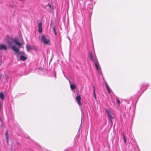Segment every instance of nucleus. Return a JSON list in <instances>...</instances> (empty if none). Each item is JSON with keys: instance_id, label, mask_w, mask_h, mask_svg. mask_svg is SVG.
Returning <instances> with one entry per match:
<instances>
[{"instance_id": "nucleus-23", "label": "nucleus", "mask_w": 151, "mask_h": 151, "mask_svg": "<svg viewBox=\"0 0 151 151\" xmlns=\"http://www.w3.org/2000/svg\"><path fill=\"white\" fill-rule=\"evenodd\" d=\"M69 83H70V80H69Z\"/></svg>"}, {"instance_id": "nucleus-3", "label": "nucleus", "mask_w": 151, "mask_h": 151, "mask_svg": "<svg viewBox=\"0 0 151 151\" xmlns=\"http://www.w3.org/2000/svg\"><path fill=\"white\" fill-rule=\"evenodd\" d=\"M76 100L77 103L79 105L80 107H81V110L82 113V116L81 117V124L82 123V119L84 118V112L83 111L82 109L81 108L82 104L81 103V96L79 94H77L76 98Z\"/></svg>"}, {"instance_id": "nucleus-11", "label": "nucleus", "mask_w": 151, "mask_h": 151, "mask_svg": "<svg viewBox=\"0 0 151 151\" xmlns=\"http://www.w3.org/2000/svg\"><path fill=\"white\" fill-rule=\"evenodd\" d=\"M4 97V96L2 92L0 93V98L2 100H3Z\"/></svg>"}, {"instance_id": "nucleus-17", "label": "nucleus", "mask_w": 151, "mask_h": 151, "mask_svg": "<svg viewBox=\"0 0 151 151\" xmlns=\"http://www.w3.org/2000/svg\"><path fill=\"white\" fill-rule=\"evenodd\" d=\"M108 92H109V93H111V90L110 88H109L108 89V88H107Z\"/></svg>"}, {"instance_id": "nucleus-20", "label": "nucleus", "mask_w": 151, "mask_h": 151, "mask_svg": "<svg viewBox=\"0 0 151 151\" xmlns=\"http://www.w3.org/2000/svg\"><path fill=\"white\" fill-rule=\"evenodd\" d=\"M54 75L55 76V78H56V73L55 72H54Z\"/></svg>"}, {"instance_id": "nucleus-5", "label": "nucleus", "mask_w": 151, "mask_h": 151, "mask_svg": "<svg viewBox=\"0 0 151 151\" xmlns=\"http://www.w3.org/2000/svg\"><path fill=\"white\" fill-rule=\"evenodd\" d=\"M93 61L95 64V67L97 70L98 71L99 73V74H101V72L100 69V66L98 61L96 58H95L93 59Z\"/></svg>"}, {"instance_id": "nucleus-22", "label": "nucleus", "mask_w": 151, "mask_h": 151, "mask_svg": "<svg viewBox=\"0 0 151 151\" xmlns=\"http://www.w3.org/2000/svg\"><path fill=\"white\" fill-rule=\"evenodd\" d=\"M93 91H94V90H95V87L94 86H93Z\"/></svg>"}, {"instance_id": "nucleus-4", "label": "nucleus", "mask_w": 151, "mask_h": 151, "mask_svg": "<svg viewBox=\"0 0 151 151\" xmlns=\"http://www.w3.org/2000/svg\"><path fill=\"white\" fill-rule=\"evenodd\" d=\"M39 38L41 41L44 44L50 45V44L49 39L46 38L45 36L43 34L40 36Z\"/></svg>"}, {"instance_id": "nucleus-19", "label": "nucleus", "mask_w": 151, "mask_h": 151, "mask_svg": "<svg viewBox=\"0 0 151 151\" xmlns=\"http://www.w3.org/2000/svg\"><path fill=\"white\" fill-rule=\"evenodd\" d=\"M116 101H117L118 104L119 105L120 104V101L119 100L117 99H116Z\"/></svg>"}, {"instance_id": "nucleus-13", "label": "nucleus", "mask_w": 151, "mask_h": 151, "mask_svg": "<svg viewBox=\"0 0 151 151\" xmlns=\"http://www.w3.org/2000/svg\"><path fill=\"white\" fill-rule=\"evenodd\" d=\"M8 131H6V133L5 135L6 139L7 142H8Z\"/></svg>"}, {"instance_id": "nucleus-8", "label": "nucleus", "mask_w": 151, "mask_h": 151, "mask_svg": "<svg viewBox=\"0 0 151 151\" xmlns=\"http://www.w3.org/2000/svg\"><path fill=\"white\" fill-rule=\"evenodd\" d=\"M42 24L41 22H40L38 24V32L39 33H41L42 31Z\"/></svg>"}, {"instance_id": "nucleus-1", "label": "nucleus", "mask_w": 151, "mask_h": 151, "mask_svg": "<svg viewBox=\"0 0 151 151\" xmlns=\"http://www.w3.org/2000/svg\"><path fill=\"white\" fill-rule=\"evenodd\" d=\"M12 42H9L8 44L9 47L11 48L16 53L17 56L18 57L20 56V58L22 60H25L27 59V57L25 56L24 53L22 51L19 52L20 48L21 47L22 43L19 42L17 39L13 40Z\"/></svg>"}, {"instance_id": "nucleus-12", "label": "nucleus", "mask_w": 151, "mask_h": 151, "mask_svg": "<svg viewBox=\"0 0 151 151\" xmlns=\"http://www.w3.org/2000/svg\"><path fill=\"white\" fill-rule=\"evenodd\" d=\"M26 47L27 51H29L32 49L31 46L29 45H27Z\"/></svg>"}, {"instance_id": "nucleus-15", "label": "nucleus", "mask_w": 151, "mask_h": 151, "mask_svg": "<svg viewBox=\"0 0 151 151\" xmlns=\"http://www.w3.org/2000/svg\"><path fill=\"white\" fill-rule=\"evenodd\" d=\"M123 139L124 141V142L125 143H126V140L125 138V135L124 134H123Z\"/></svg>"}, {"instance_id": "nucleus-6", "label": "nucleus", "mask_w": 151, "mask_h": 151, "mask_svg": "<svg viewBox=\"0 0 151 151\" xmlns=\"http://www.w3.org/2000/svg\"><path fill=\"white\" fill-rule=\"evenodd\" d=\"M44 8L49 12H51L52 11L53 6L51 4H48L47 5L45 6Z\"/></svg>"}, {"instance_id": "nucleus-9", "label": "nucleus", "mask_w": 151, "mask_h": 151, "mask_svg": "<svg viewBox=\"0 0 151 151\" xmlns=\"http://www.w3.org/2000/svg\"><path fill=\"white\" fill-rule=\"evenodd\" d=\"M88 56L90 58V60H91L93 61V59L95 58H93V56L91 52H89V53L88 54Z\"/></svg>"}, {"instance_id": "nucleus-14", "label": "nucleus", "mask_w": 151, "mask_h": 151, "mask_svg": "<svg viewBox=\"0 0 151 151\" xmlns=\"http://www.w3.org/2000/svg\"><path fill=\"white\" fill-rule=\"evenodd\" d=\"M105 84L106 85V88L108 89L109 88V86L108 85L107 83L106 82H105Z\"/></svg>"}, {"instance_id": "nucleus-7", "label": "nucleus", "mask_w": 151, "mask_h": 151, "mask_svg": "<svg viewBox=\"0 0 151 151\" xmlns=\"http://www.w3.org/2000/svg\"><path fill=\"white\" fill-rule=\"evenodd\" d=\"M0 50H4L6 51L7 50V47L4 45L1 44L0 45Z\"/></svg>"}, {"instance_id": "nucleus-10", "label": "nucleus", "mask_w": 151, "mask_h": 151, "mask_svg": "<svg viewBox=\"0 0 151 151\" xmlns=\"http://www.w3.org/2000/svg\"><path fill=\"white\" fill-rule=\"evenodd\" d=\"M70 86L71 89L74 92L73 90L76 88V86H75V85L74 84H70Z\"/></svg>"}, {"instance_id": "nucleus-2", "label": "nucleus", "mask_w": 151, "mask_h": 151, "mask_svg": "<svg viewBox=\"0 0 151 151\" xmlns=\"http://www.w3.org/2000/svg\"><path fill=\"white\" fill-rule=\"evenodd\" d=\"M105 110L106 113L107 114L109 121L112 124V119H113L114 117V114L109 108H105Z\"/></svg>"}, {"instance_id": "nucleus-18", "label": "nucleus", "mask_w": 151, "mask_h": 151, "mask_svg": "<svg viewBox=\"0 0 151 151\" xmlns=\"http://www.w3.org/2000/svg\"><path fill=\"white\" fill-rule=\"evenodd\" d=\"M53 30L54 32L55 35H56V32L55 29L54 27L53 28Z\"/></svg>"}, {"instance_id": "nucleus-16", "label": "nucleus", "mask_w": 151, "mask_h": 151, "mask_svg": "<svg viewBox=\"0 0 151 151\" xmlns=\"http://www.w3.org/2000/svg\"><path fill=\"white\" fill-rule=\"evenodd\" d=\"M93 96L94 97V98L95 99H96V94H95V90H94V91L93 92Z\"/></svg>"}, {"instance_id": "nucleus-21", "label": "nucleus", "mask_w": 151, "mask_h": 151, "mask_svg": "<svg viewBox=\"0 0 151 151\" xmlns=\"http://www.w3.org/2000/svg\"><path fill=\"white\" fill-rule=\"evenodd\" d=\"M146 86L147 87L149 86H150V84H147L146 85Z\"/></svg>"}]
</instances>
